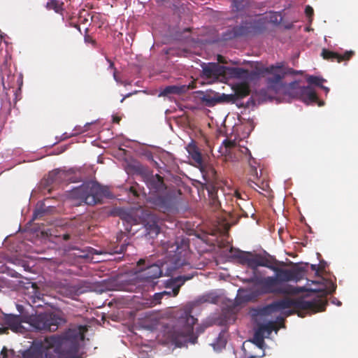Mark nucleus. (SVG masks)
<instances>
[{"mask_svg": "<svg viewBox=\"0 0 358 358\" xmlns=\"http://www.w3.org/2000/svg\"><path fill=\"white\" fill-rule=\"evenodd\" d=\"M86 328L79 326L69 329L62 335L47 336L36 341L25 350L21 358H76L79 342L85 338Z\"/></svg>", "mask_w": 358, "mask_h": 358, "instance_id": "nucleus-1", "label": "nucleus"}, {"mask_svg": "<svg viewBox=\"0 0 358 358\" xmlns=\"http://www.w3.org/2000/svg\"><path fill=\"white\" fill-rule=\"evenodd\" d=\"M188 248V243L184 239L167 242L165 259L162 265L154 264L138 272L133 280L134 284L138 287L148 285L154 287L157 284L155 280L162 275L163 271L167 275H171L172 272L187 264Z\"/></svg>", "mask_w": 358, "mask_h": 358, "instance_id": "nucleus-2", "label": "nucleus"}, {"mask_svg": "<svg viewBox=\"0 0 358 358\" xmlns=\"http://www.w3.org/2000/svg\"><path fill=\"white\" fill-rule=\"evenodd\" d=\"M233 256L238 259L241 264L248 266L254 271L257 270L258 266H264L272 270L275 273V277L280 285H283V282L289 281L298 282L302 280L305 275L306 270L304 267L295 266L292 269L280 268L277 266L285 265V264L280 262L267 253L266 255H262L250 252L237 250Z\"/></svg>", "mask_w": 358, "mask_h": 358, "instance_id": "nucleus-3", "label": "nucleus"}, {"mask_svg": "<svg viewBox=\"0 0 358 358\" xmlns=\"http://www.w3.org/2000/svg\"><path fill=\"white\" fill-rule=\"evenodd\" d=\"M320 296L311 301H306L303 298L292 299L289 298L277 300L261 308L259 313L262 315H268L285 309L293 308L287 313V316L296 313L299 317H304L307 313H316L325 310L327 305V292L322 291Z\"/></svg>", "mask_w": 358, "mask_h": 358, "instance_id": "nucleus-4", "label": "nucleus"}, {"mask_svg": "<svg viewBox=\"0 0 358 358\" xmlns=\"http://www.w3.org/2000/svg\"><path fill=\"white\" fill-rule=\"evenodd\" d=\"M71 196L87 205L94 206L101 203L104 198H110V192L108 187L103 186L96 181L90 180L73 188L71 192Z\"/></svg>", "mask_w": 358, "mask_h": 358, "instance_id": "nucleus-5", "label": "nucleus"}, {"mask_svg": "<svg viewBox=\"0 0 358 358\" xmlns=\"http://www.w3.org/2000/svg\"><path fill=\"white\" fill-rule=\"evenodd\" d=\"M247 281L258 285L264 294L295 295L306 291L304 287H294L287 284L280 285L275 276L258 277L254 275Z\"/></svg>", "mask_w": 358, "mask_h": 358, "instance_id": "nucleus-6", "label": "nucleus"}, {"mask_svg": "<svg viewBox=\"0 0 358 358\" xmlns=\"http://www.w3.org/2000/svg\"><path fill=\"white\" fill-rule=\"evenodd\" d=\"M62 319L52 313H43L31 315L29 319L30 325L36 330L55 331Z\"/></svg>", "mask_w": 358, "mask_h": 358, "instance_id": "nucleus-7", "label": "nucleus"}, {"mask_svg": "<svg viewBox=\"0 0 358 358\" xmlns=\"http://www.w3.org/2000/svg\"><path fill=\"white\" fill-rule=\"evenodd\" d=\"M149 202L163 213L170 212L176 208V196L175 190H166L163 193L153 194L149 198Z\"/></svg>", "mask_w": 358, "mask_h": 358, "instance_id": "nucleus-8", "label": "nucleus"}, {"mask_svg": "<svg viewBox=\"0 0 358 358\" xmlns=\"http://www.w3.org/2000/svg\"><path fill=\"white\" fill-rule=\"evenodd\" d=\"M201 78L210 83L222 80L226 78V66L215 62L203 63Z\"/></svg>", "mask_w": 358, "mask_h": 358, "instance_id": "nucleus-9", "label": "nucleus"}, {"mask_svg": "<svg viewBox=\"0 0 358 358\" xmlns=\"http://www.w3.org/2000/svg\"><path fill=\"white\" fill-rule=\"evenodd\" d=\"M143 181L150 192L155 193H163L167 190L164 178L159 174L153 175L143 167L141 168Z\"/></svg>", "mask_w": 358, "mask_h": 358, "instance_id": "nucleus-10", "label": "nucleus"}, {"mask_svg": "<svg viewBox=\"0 0 358 358\" xmlns=\"http://www.w3.org/2000/svg\"><path fill=\"white\" fill-rule=\"evenodd\" d=\"M25 322L20 315L6 314L0 310V325H6L15 333L23 334L25 328L22 323Z\"/></svg>", "mask_w": 358, "mask_h": 358, "instance_id": "nucleus-11", "label": "nucleus"}, {"mask_svg": "<svg viewBox=\"0 0 358 358\" xmlns=\"http://www.w3.org/2000/svg\"><path fill=\"white\" fill-rule=\"evenodd\" d=\"M259 73H266L272 75L271 77L267 78V84L272 88L279 85L286 75L283 63H277L275 65L263 68L260 70Z\"/></svg>", "mask_w": 358, "mask_h": 358, "instance_id": "nucleus-12", "label": "nucleus"}, {"mask_svg": "<svg viewBox=\"0 0 358 358\" xmlns=\"http://www.w3.org/2000/svg\"><path fill=\"white\" fill-rule=\"evenodd\" d=\"M171 341L177 347H182L188 343H194L197 337H194L193 334L189 333L184 329L182 331L176 330L171 334Z\"/></svg>", "mask_w": 358, "mask_h": 358, "instance_id": "nucleus-13", "label": "nucleus"}, {"mask_svg": "<svg viewBox=\"0 0 358 358\" xmlns=\"http://www.w3.org/2000/svg\"><path fill=\"white\" fill-rule=\"evenodd\" d=\"M194 275H180L173 279H171L168 283L167 287H173L171 291H164L162 292L161 294H163L164 296H176L180 291V287L186 282L187 280H191L193 278Z\"/></svg>", "mask_w": 358, "mask_h": 358, "instance_id": "nucleus-14", "label": "nucleus"}, {"mask_svg": "<svg viewBox=\"0 0 358 358\" xmlns=\"http://www.w3.org/2000/svg\"><path fill=\"white\" fill-rule=\"evenodd\" d=\"M299 93L300 94L301 99L306 104L317 103L320 106L324 105L323 101H319L317 95L314 89L310 86H303L299 87Z\"/></svg>", "mask_w": 358, "mask_h": 358, "instance_id": "nucleus-15", "label": "nucleus"}, {"mask_svg": "<svg viewBox=\"0 0 358 358\" xmlns=\"http://www.w3.org/2000/svg\"><path fill=\"white\" fill-rule=\"evenodd\" d=\"M354 55L355 52L352 50L346 51L344 54H338L327 49H323L321 53L324 59L338 63L350 60Z\"/></svg>", "mask_w": 358, "mask_h": 358, "instance_id": "nucleus-16", "label": "nucleus"}, {"mask_svg": "<svg viewBox=\"0 0 358 358\" xmlns=\"http://www.w3.org/2000/svg\"><path fill=\"white\" fill-rule=\"evenodd\" d=\"M145 222L147 234L152 238L157 236L160 231L157 216L152 213H145Z\"/></svg>", "mask_w": 358, "mask_h": 358, "instance_id": "nucleus-17", "label": "nucleus"}, {"mask_svg": "<svg viewBox=\"0 0 358 358\" xmlns=\"http://www.w3.org/2000/svg\"><path fill=\"white\" fill-rule=\"evenodd\" d=\"M256 23L255 22H245L241 25L236 26L232 29L234 37L247 36L256 33Z\"/></svg>", "mask_w": 358, "mask_h": 358, "instance_id": "nucleus-18", "label": "nucleus"}, {"mask_svg": "<svg viewBox=\"0 0 358 358\" xmlns=\"http://www.w3.org/2000/svg\"><path fill=\"white\" fill-rule=\"evenodd\" d=\"M69 174L67 171L55 169L48 173L47 178L45 179V185L49 186L53 183L57 184L64 180H70Z\"/></svg>", "mask_w": 358, "mask_h": 358, "instance_id": "nucleus-19", "label": "nucleus"}, {"mask_svg": "<svg viewBox=\"0 0 358 358\" xmlns=\"http://www.w3.org/2000/svg\"><path fill=\"white\" fill-rule=\"evenodd\" d=\"M197 93L199 94V99L206 106L213 107L219 103L217 92L199 91Z\"/></svg>", "mask_w": 358, "mask_h": 358, "instance_id": "nucleus-20", "label": "nucleus"}, {"mask_svg": "<svg viewBox=\"0 0 358 358\" xmlns=\"http://www.w3.org/2000/svg\"><path fill=\"white\" fill-rule=\"evenodd\" d=\"M206 189L208 194L210 205L214 210H218L221 206L217 196L218 187L216 185L210 184L206 185Z\"/></svg>", "mask_w": 358, "mask_h": 358, "instance_id": "nucleus-21", "label": "nucleus"}, {"mask_svg": "<svg viewBox=\"0 0 358 358\" xmlns=\"http://www.w3.org/2000/svg\"><path fill=\"white\" fill-rule=\"evenodd\" d=\"M186 149L189 157L194 161V162L198 166H201L203 165V158L199 148L196 145V143L192 141L187 145Z\"/></svg>", "mask_w": 358, "mask_h": 358, "instance_id": "nucleus-22", "label": "nucleus"}, {"mask_svg": "<svg viewBox=\"0 0 358 358\" xmlns=\"http://www.w3.org/2000/svg\"><path fill=\"white\" fill-rule=\"evenodd\" d=\"M201 167V171L203 173V178L205 181L206 182V185H215L218 177L217 173L215 168H213L212 166H206L205 167H203V165Z\"/></svg>", "mask_w": 358, "mask_h": 358, "instance_id": "nucleus-23", "label": "nucleus"}, {"mask_svg": "<svg viewBox=\"0 0 358 358\" xmlns=\"http://www.w3.org/2000/svg\"><path fill=\"white\" fill-rule=\"evenodd\" d=\"M197 319L192 316L189 312L185 311L180 317L179 322L184 325V329L193 334V327Z\"/></svg>", "mask_w": 358, "mask_h": 358, "instance_id": "nucleus-24", "label": "nucleus"}, {"mask_svg": "<svg viewBox=\"0 0 358 358\" xmlns=\"http://www.w3.org/2000/svg\"><path fill=\"white\" fill-rule=\"evenodd\" d=\"M234 96L236 100L243 99L248 96L250 93V89L248 83L244 82L235 85L233 87Z\"/></svg>", "mask_w": 358, "mask_h": 358, "instance_id": "nucleus-25", "label": "nucleus"}, {"mask_svg": "<svg viewBox=\"0 0 358 358\" xmlns=\"http://www.w3.org/2000/svg\"><path fill=\"white\" fill-rule=\"evenodd\" d=\"M227 76L235 78H247L249 76V71L243 68L226 66Z\"/></svg>", "mask_w": 358, "mask_h": 358, "instance_id": "nucleus-26", "label": "nucleus"}, {"mask_svg": "<svg viewBox=\"0 0 358 358\" xmlns=\"http://www.w3.org/2000/svg\"><path fill=\"white\" fill-rule=\"evenodd\" d=\"M187 87L185 85H169L164 87L159 93V96H166L170 94H181L185 92Z\"/></svg>", "mask_w": 358, "mask_h": 358, "instance_id": "nucleus-27", "label": "nucleus"}, {"mask_svg": "<svg viewBox=\"0 0 358 358\" xmlns=\"http://www.w3.org/2000/svg\"><path fill=\"white\" fill-rule=\"evenodd\" d=\"M64 5V2L60 0H48L46 3V8L53 10L55 13L62 15Z\"/></svg>", "mask_w": 358, "mask_h": 358, "instance_id": "nucleus-28", "label": "nucleus"}, {"mask_svg": "<svg viewBox=\"0 0 358 358\" xmlns=\"http://www.w3.org/2000/svg\"><path fill=\"white\" fill-rule=\"evenodd\" d=\"M227 344V338L225 333L221 332L216 339V341L213 344V348L215 350H221L224 348Z\"/></svg>", "mask_w": 358, "mask_h": 358, "instance_id": "nucleus-29", "label": "nucleus"}, {"mask_svg": "<svg viewBox=\"0 0 358 358\" xmlns=\"http://www.w3.org/2000/svg\"><path fill=\"white\" fill-rule=\"evenodd\" d=\"M275 325L273 322H269L265 324H262L259 326L257 329L262 332L264 336L266 334L267 336L270 335L271 332L275 330Z\"/></svg>", "mask_w": 358, "mask_h": 358, "instance_id": "nucleus-30", "label": "nucleus"}, {"mask_svg": "<svg viewBox=\"0 0 358 358\" xmlns=\"http://www.w3.org/2000/svg\"><path fill=\"white\" fill-rule=\"evenodd\" d=\"M218 301V297L215 296L213 293H208L201 296L198 301L201 303H216Z\"/></svg>", "mask_w": 358, "mask_h": 358, "instance_id": "nucleus-31", "label": "nucleus"}, {"mask_svg": "<svg viewBox=\"0 0 358 358\" xmlns=\"http://www.w3.org/2000/svg\"><path fill=\"white\" fill-rule=\"evenodd\" d=\"M163 294L161 292L155 293L146 303L149 307H153L157 304L161 303V300L163 298Z\"/></svg>", "mask_w": 358, "mask_h": 358, "instance_id": "nucleus-32", "label": "nucleus"}, {"mask_svg": "<svg viewBox=\"0 0 358 358\" xmlns=\"http://www.w3.org/2000/svg\"><path fill=\"white\" fill-rule=\"evenodd\" d=\"M326 80L324 78L315 76H310L307 78V82L310 85H313L320 87L322 86L323 83Z\"/></svg>", "mask_w": 358, "mask_h": 358, "instance_id": "nucleus-33", "label": "nucleus"}, {"mask_svg": "<svg viewBox=\"0 0 358 358\" xmlns=\"http://www.w3.org/2000/svg\"><path fill=\"white\" fill-rule=\"evenodd\" d=\"M264 334L257 329L255 332L252 342L261 348L264 343Z\"/></svg>", "mask_w": 358, "mask_h": 358, "instance_id": "nucleus-34", "label": "nucleus"}, {"mask_svg": "<svg viewBox=\"0 0 358 358\" xmlns=\"http://www.w3.org/2000/svg\"><path fill=\"white\" fill-rule=\"evenodd\" d=\"M217 97L219 100V103H223V102H234L236 101L234 94H220L217 93Z\"/></svg>", "mask_w": 358, "mask_h": 358, "instance_id": "nucleus-35", "label": "nucleus"}, {"mask_svg": "<svg viewBox=\"0 0 358 358\" xmlns=\"http://www.w3.org/2000/svg\"><path fill=\"white\" fill-rule=\"evenodd\" d=\"M247 5V1L245 0H234L232 2L233 9L236 11L243 10Z\"/></svg>", "mask_w": 358, "mask_h": 358, "instance_id": "nucleus-36", "label": "nucleus"}, {"mask_svg": "<svg viewBox=\"0 0 358 358\" xmlns=\"http://www.w3.org/2000/svg\"><path fill=\"white\" fill-rule=\"evenodd\" d=\"M129 245V243H124V244H122L120 246H117L115 248H113V251L110 252L111 254L112 253H123L125 250H126V248H127V246Z\"/></svg>", "mask_w": 358, "mask_h": 358, "instance_id": "nucleus-37", "label": "nucleus"}, {"mask_svg": "<svg viewBox=\"0 0 358 358\" xmlns=\"http://www.w3.org/2000/svg\"><path fill=\"white\" fill-rule=\"evenodd\" d=\"M15 352L13 350H8L5 346L2 348L1 351V358H8V355H14Z\"/></svg>", "mask_w": 358, "mask_h": 358, "instance_id": "nucleus-38", "label": "nucleus"}, {"mask_svg": "<svg viewBox=\"0 0 358 358\" xmlns=\"http://www.w3.org/2000/svg\"><path fill=\"white\" fill-rule=\"evenodd\" d=\"M223 144L226 149H231L236 146L235 141L226 139L223 141Z\"/></svg>", "mask_w": 358, "mask_h": 358, "instance_id": "nucleus-39", "label": "nucleus"}, {"mask_svg": "<svg viewBox=\"0 0 358 358\" xmlns=\"http://www.w3.org/2000/svg\"><path fill=\"white\" fill-rule=\"evenodd\" d=\"M249 164L250 165V175L254 177V178H258V172L257 169L255 166H252L251 164V162H249Z\"/></svg>", "mask_w": 358, "mask_h": 358, "instance_id": "nucleus-40", "label": "nucleus"}, {"mask_svg": "<svg viewBox=\"0 0 358 358\" xmlns=\"http://www.w3.org/2000/svg\"><path fill=\"white\" fill-rule=\"evenodd\" d=\"M305 13L308 17H311L314 14L313 8L310 6H306L305 8Z\"/></svg>", "mask_w": 358, "mask_h": 358, "instance_id": "nucleus-41", "label": "nucleus"}, {"mask_svg": "<svg viewBox=\"0 0 358 358\" xmlns=\"http://www.w3.org/2000/svg\"><path fill=\"white\" fill-rule=\"evenodd\" d=\"M85 43H89L92 44L94 46H95L96 44V41L90 35L85 36Z\"/></svg>", "mask_w": 358, "mask_h": 358, "instance_id": "nucleus-42", "label": "nucleus"}, {"mask_svg": "<svg viewBox=\"0 0 358 358\" xmlns=\"http://www.w3.org/2000/svg\"><path fill=\"white\" fill-rule=\"evenodd\" d=\"M0 327V335L8 334V331L10 330L6 325H1Z\"/></svg>", "mask_w": 358, "mask_h": 358, "instance_id": "nucleus-43", "label": "nucleus"}, {"mask_svg": "<svg viewBox=\"0 0 358 358\" xmlns=\"http://www.w3.org/2000/svg\"><path fill=\"white\" fill-rule=\"evenodd\" d=\"M285 72H286V75L287 74H292V75L301 74V71H296L291 68L287 69V70L285 71Z\"/></svg>", "mask_w": 358, "mask_h": 358, "instance_id": "nucleus-44", "label": "nucleus"}, {"mask_svg": "<svg viewBox=\"0 0 358 358\" xmlns=\"http://www.w3.org/2000/svg\"><path fill=\"white\" fill-rule=\"evenodd\" d=\"M217 61H218L217 64H220H220H227V61H226L225 58L220 55H217Z\"/></svg>", "mask_w": 358, "mask_h": 358, "instance_id": "nucleus-45", "label": "nucleus"}, {"mask_svg": "<svg viewBox=\"0 0 358 358\" xmlns=\"http://www.w3.org/2000/svg\"><path fill=\"white\" fill-rule=\"evenodd\" d=\"M106 60L109 63V68L112 69H113L115 71V69H116L115 67L114 63L110 59H108V58H106Z\"/></svg>", "mask_w": 358, "mask_h": 358, "instance_id": "nucleus-46", "label": "nucleus"}, {"mask_svg": "<svg viewBox=\"0 0 358 358\" xmlns=\"http://www.w3.org/2000/svg\"><path fill=\"white\" fill-rule=\"evenodd\" d=\"M248 185L253 188L255 187L253 185H257V184L252 179H249Z\"/></svg>", "mask_w": 358, "mask_h": 358, "instance_id": "nucleus-47", "label": "nucleus"}, {"mask_svg": "<svg viewBox=\"0 0 358 358\" xmlns=\"http://www.w3.org/2000/svg\"><path fill=\"white\" fill-rule=\"evenodd\" d=\"M121 120V118L117 116H113V122L118 124Z\"/></svg>", "mask_w": 358, "mask_h": 358, "instance_id": "nucleus-48", "label": "nucleus"}, {"mask_svg": "<svg viewBox=\"0 0 358 358\" xmlns=\"http://www.w3.org/2000/svg\"><path fill=\"white\" fill-rule=\"evenodd\" d=\"M117 69H115V71L113 72V78L115 81L119 82V78H117Z\"/></svg>", "mask_w": 358, "mask_h": 358, "instance_id": "nucleus-49", "label": "nucleus"}, {"mask_svg": "<svg viewBox=\"0 0 358 358\" xmlns=\"http://www.w3.org/2000/svg\"><path fill=\"white\" fill-rule=\"evenodd\" d=\"M311 269H312L313 271H316V273H317V272H318V266H317V265H316V264H312V265H311Z\"/></svg>", "mask_w": 358, "mask_h": 358, "instance_id": "nucleus-50", "label": "nucleus"}, {"mask_svg": "<svg viewBox=\"0 0 358 358\" xmlns=\"http://www.w3.org/2000/svg\"><path fill=\"white\" fill-rule=\"evenodd\" d=\"M130 192H132L134 194V195L138 196V193H137L136 190L135 189L134 187H130Z\"/></svg>", "mask_w": 358, "mask_h": 358, "instance_id": "nucleus-51", "label": "nucleus"}, {"mask_svg": "<svg viewBox=\"0 0 358 358\" xmlns=\"http://www.w3.org/2000/svg\"><path fill=\"white\" fill-rule=\"evenodd\" d=\"M320 88L324 90L327 94L329 92V89L327 87L324 86L323 85Z\"/></svg>", "mask_w": 358, "mask_h": 358, "instance_id": "nucleus-52", "label": "nucleus"}, {"mask_svg": "<svg viewBox=\"0 0 358 358\" xmlns=\"http://www.w3.org/2000/svg\"><path fill=\"white\" fill-rule=\"evenodd\" d=\"M203 331H204V327H199V328L197 329V333H198V334H201V333L203 332Z\"/></svg>", "mask_w": 358, "mask_h": 358, "instance_id": "nucleus-53", "label": "nucleus"}, {"mask_svg": "<svg viewBox=\"0 0 358 358\" xmlns=\"http://www.w3.org/2000/svg\"><path fill=\"white\" fill-rule=\"evenodd\" d=\"M74 27H76V29H77L80 32H81V29H80V25L75 24Z\"/></svg>", "mask_w": 358, "mask_h": 358, "instance_id": "nucleus-54", "label": "nucleus"}, {"mask_svg": "<svg viewBox=\"0 0 358 358\" xmlns=\"http://www.w3.org/2000/svg\"><path fill=\"white\" fill-rule=\"evenodd\" d=\"M145 263V260L143 259H140L138 262V265H141L142 264H144Z\"/></svg>", "mask_w": 358, "mask_h": 358, "instance_id": "nucleus-55", "label": "nucleus"}, {"mask_svg": "<svg viewBox=\"0 0 358 358\" xmlns=\"http://www.w3.org/2000/svg\"><path fill=\"white\" fill-rule=\"evenodd\" d=\"M69 238V235L66 234V235L64 236V239L68 240Z\"/></svg>", "mask_w": 358, "mask_h": 358, "instance_id": "nucleus-56", "label": "nucleus"}, {"mask_svg": "<svg viewBox=\"0 0 358 358\" xmlns=\"http://www.w3.org/2000/svg\"><path fill=\"white\" fill-rule=\"evenodd\" d=\"M236 196L237 198H241V194H240V193H238V192H236Z\"/></svg>", "mask_w": 358, "mask_h": 358, "instance_id": "nucleus-57", "label": "nucleus"}, {"mask_svg": "<svg viewBox=\"0 0 358 358\" xmlns=\"http://www.w3.org/2000/svg\"><path fill=\"white\" fill-rule=\"evenodd\" d=\"M176 192H177L179 195H180V194H182V192H181V190H180V189H177Z\"/></svg>", "mask_w": 358, "mask_h": 358, "instance_id": "nucleus-58", "label": "nucleus"}, {"mask_svg": "<svg viewBox=\"0 0 358 358\" xmlns=\"http://www.w3.org/2000/svg\"><path fill=\"white\" fill-rule=\"evenodd\" d=\"M37 216H38V213H34V218L36 219L37 218Z\"/></svg>", "mask_w": 358, "mask_h": 358, "instance_id": "nucleus-59", "label": "nucleus"}, {"mask_svg": "<svg viewBox=\"0 0 358 358\" xmlns=\"http://www.w3.org/2000/svg\"><path fill=\"white\" fill-rule=\"evenodd\" d=\"M185 31H191V29H190L189 28H187V29H185Z\"/></svg>", "mask_w": 358, "mask_h": 358, "instance_id": "nucleus-60", "label": "nucleus"}]
</instances>
